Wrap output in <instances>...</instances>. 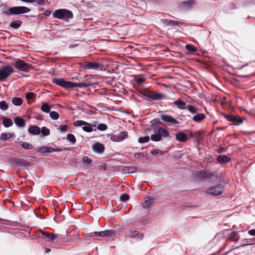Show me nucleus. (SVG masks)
Masks as SVG:
<instances>
[{
    "instance_id": "1",
    "label": "nucleus",
    "mask_w": 255,
    "mask_h": 255,
    "mask_svg": "<svg viewBox=\"0 0 255 255\" xmlns=\"http://www.w3.org/2000/svg\"><path fill=\"white\" fill-rule=\"evenodd\" d=\"M52 82L65 89L73 88L78 87L79 88H87L93 85L90 82L74 83L71 81H66L62 78H53Z\"/></svg>"
},
{
    "instance_id": "2",
    "label": "nucleus",
    "mask_w": 255,
    "mask_h": 255,
    "mask_svg": "<svg viewBox=\"0 0 255 255\" xmlns=\"http://www.w3.org/2000/svg\"><path fill=\"white\" fill-rule=\"evenodd\" d=\"M30 9L26 6H18L9 7L5 11H3L1 14H6L7 15H19L27 13Z\"/></svg>"
},
{
    "instance_id": "3",
    "label": "nucleus",
    "mask_w": 255,
    "mask_h": 255,
    "mask_svg": "<svg viewBox=\"0 0 255 255\" xmlns=\"http://www.w3.org/2000/svg\"><path fill=\"white\" fill-rule=\"evenodd\" d=\"M154 130L155 134L150 136L151 140L154 141H159L162 137L166 138L170 135L167 130L162 127H157V130L154 129Z\"/></svg>"
},
{
    "instance_id": "4",
    "label": "nucleus",
    "mask_w": 255,
    "mask_h": 255,
    "mask_svg": "<svg viewBox=\"0 0 255 255\" xmlns=\"http://www.w3.org/2000/svg\"><path fill=\"white\" fill-rule=\"evenodd\" d=\"M54 18L66 19H71L73 17L72 12L67 9H59L54 11L53 13Z\"/></svg>"
},
{
    "instance_id": "5",
    "label": "nucleus",
    "mask_w": 255,
    "mask_h": 255,
    "mask_svg": "<svg viewBox=\"0 0 255 255\" xmlns=\"http://www.w3.org/2000/svg\"><path fill=\"white\" fill-rule=\"evenodd\" d=\"M13 72V68L9 64L1 67L0 68V81H4Z\"/></svg>"
},
{
    "instance_id": "6",
    "label": "nucleus",
    "mask_w": 255,
    "mask_h": 255,
    "mask_svg": "<svg viewBox=\"0 0 255 255\" xmlns=\"http://www.w3.org/2000/svg\"><path fill=\"white\" fill-rule=\"evenodd\" d=\"M14 67L18 70L28 72L30 69H33L31 64L25 62L21 59H18L14 63Z\"/></svg>"
},
{
    "instance_id": "7",
    "label": "nucleus",
    "mask_w": 255,
    "mask_h": 255,
    "mask_svg": "<svg viewBox=\"0 0 255 255\" xmlns=\"http://www.w3.org/2000/svg\"><path fill=\"white\" fill-rule=\"evenodd\" d=\"M74 127H82V129L86 132H91L93 130V127H95L96 125H92L89 123L82 120H78L73 123Z\"/></svg>"
},
{
    "instance_id": "8",
    "label": "nucleus",
    "mask_w": 255,
    "mask_h": 255,
    "mask_svg": "<svg viewBox=\"0 0 255 255\" xmlns=\"http://www.w3.org/2000/svg\"><path fill=\"white\" fill-rule=\"evenodd\" d=\"M225 119L229 122H232L234 125L239 126L241 125L244 120L246 119L244 117L241 118L238 115H234L232 114H224Z\"/></svg>"
},
{
    "instance_id": "9",
    "label": "nucleus",
    "mask_w": 255,
    "mask_h": 255,
    "mask_svg": "<svg viewBox=\"0 0 255 255\" xmlns=\"http://www.w3.org/2000/svg\"><path fill=\"white\" fill-rule=\"evenodd\" d=\"M159 113L160 114L159 115L161 120L166 123L168 126H173L180 124V122L177 121L172 116L163 114L162 112H159Z\"/></svg>"
},
{
    "instance_id": "10",
    "label": "nucleus",
    "mask_w": 255,
    "mask_h": 255,
    "mask_svg": "<svg viewBox=\"0 0 255 255\" xmlns=\"http://www.w3.org/2000/svg\"><path fill=\"white\" fill-rule=\"evenodd\" d=\"M196 177L198 179L209 178L211 177L218 178V175L216 172H208L205 170L198 171L195 174Z\"/></svg>"
},
{
    "instance_id": "11",
    "label": "nucleus",
    "mask_w": 255,
    "mask_h": 255,
    "mask_svg": "<svg viewBox=\"0 0 255 255\" xmlns=\"http://www.w3.org/2000/svg\"><path fill=\"white\" fill-rule=\"evenodd\" d=\"M187 133L183 131L177 132L176 135V139L181 142H186L189 138H191L194 136V134L190 130H187Z\"/></svg>"
},
{
    "instance_id": "12",
    "label": "nucleus",
    "mask_w": 255,
    "mask_h": 255,
    "mask_svg": "<svg viewBox=\"0 0 255 255\" xmlns=\"http://www.w3.org/2000/svg\"><path fill=\"white\" fill-rule=\"evenodd\" d=\"M224 187L222 184H218L216 186H211L207 189V193L213 195H219L223 193Z\"/></svg>"
},
{
    "instance_id": "13",
    "label": "nucleus",
    "mask_w": 255,
    "mask_h": 255,
    "mask_svg": "<svg viewBox=\"0 0 255 255\" xmlns=\"http://www.w3.org/2000/svg\"><path fill=\"white\" fill-rule=\"evenodd\" d=\"M125 236L135 240L137 241H141L144 237L143 234L138 231L130 230L125 235Z\"/></svg>"
},
{
    "instance_id": "14",
    "label": "nucleus",
    "mask_w": 255,
    "mask_h": 255,
    "mask_svg": "<svg viewBox=\"0 0 255 255\" xmlns=\"http://www.w3.org/2000/svg\"><path fill=\"white\" fill-rule=\"evenodd\" d=\"M91 236H93V235H94L95 236L102 237H111L116 236L115 231L112 230H105L101 232H94L91 233Z\"/></svg>"
},
{
    "instance_id": "15",
    "label": "nucleus",
    "mask_w": 255,
    "mask_h": 255,
    "mask_svg": "<svg viewBox=\"0 0 255 255\" xmlns=\"http://www.w3.org/2000/svg\"><path fill=\"white\" fill-rule=\"evenodd\" d=\"M102 67V64L96 62H88L83 66V68L85 70H98L101 69Z\"/></svg>"
},
{
    "instance_id": "16",
    "label": "nucleus",
    "mask_w": 255,
    "mask_h": 255,
    "mask_svg": "<svg viewBox=\"0 0 255 255\" xmlns=\"http://www.w3.org/2000/svg\"><path fill=\"white\" fill-rule=\"evenodd\" d=\"M39 233L44 236V238L46 239L47 241H53L54 240L58 241L60 240L58 236L54 233L46 232L41 229L38 231L37 234H39Z\"/></svg>"
},
{
    "instance_id": "17",
    "label": "nucleus",
    "mask_w": 255,
    "mask_h": 255,
    "mask_svg": "<svg viewBox=\"0 0 255 255\" xmlns=\"http://www.w3.org/2000/svg\"><path fill=\"white\" fill-rule=\"evenodd\" d=\"M195 4V0H187L182 1L180 5L179 8L182 10H188L192 8Z\"/></svg>"
},
{
    "instance_id": "18",
    "label": "nucleus",
    "mask_w": 255,
    "mask_h": 255,
    "mask_svg": "<svg viewBox=\"0 0 255 255\" xmlns=\"http://www.w3.org/2000/svg\"><path fill=\"white\" fill-rule=\"evenodd\" d=\"M92 150L96 153H102L105 150V146L102 143L97 142L92 146Z\"/></svg>"
},
{
    "instance_id": "19",
    "label": "nucleus",
    "mask_w": 255,
    "mask_h": 255,
    "mask_svg": "<svg viewBox=\"0 0 255 255\" xmlns=\"http://www.w3.org/2000/svg\"><path fill=\"white\" fill-rule=\"evenodd\" d=\"M60 151H61V149L59 148H54L47 146L41 147L38 150V151L41 153L44 152L51 153L54 152H59Z\"/></svg>"
},
{
    "instance_id": "20",
    "label": "nucleus",
    "mask_w": 255,
    "mask_h": 255,
    "mask_svg": "<svg viewBox=\"0 0 255 255\" xmlns=\"http://www.w3.org/2000/svg\"><path fill=\"white\" fill-rule=\"evenodd\" d=\"M28 132L31 135H38L41 132V129L38 126L33 125L29 127Z\"/></svg>"
},
{
    "instance_id": "21",
    "label": "nucleus",
    "mask_w": 255,
    "mask_h": 255,
    "mask_svg": "<svg viewBox=\"0 0 255 255\" xmlns=\"http://www.w3.org/2000/svg\"><path fill=\"white\" fill-rule=\"evenodd\" d=\"M174 104L177 107V108L180 110L187 109V105H186V103L181 100L180 99L176 100L174 102Z\"/></svg>"
},
{
    "instance_id": "22",
    "label": "nucleus",
    "mask_w": 255,
    "mask_h": 255,
    "mask_svg": "<svg viewBox=\"0 0 255 255\" xmlns=\"http://www.w3.org/2000/svg\"><path fill=\"white\" fill-rule=\"evenodd\" d=\"M15 124L18 127L23 128L25 126V120L20 117H16L13 119Z\"/></svg>"
},
{
    "instance_id": "23",
    "label": "nucleus",
    "mask_w": 255,
    "mask_h": 255,
    "mask_svg": "<svg viewBox=\"0 0 255 255\" xmlns=\"http://www.w3.org/2000/svg\"><path fill=\"white\" fill-rule=\"evenodd\" d=\"M206 118V116L203 113H198V112L192 117V120L195 122L200 123Z\"/></svg>"
},
{
    "instance_id": "24",
    "label": "nucleus",
    "mask_w": 255,
    "mask_h": 255,
    "mask_svg": "<svg viewBox=\"0 0 255 255\" xmlns=\"http://www.w3.org/2000/svg\"><path fill=\"white\" fill-rule=\"evenodd\" d=\"M217 159L219 163H224L230 162L231 158L225 155H220L218 156Z\"/></svg>"
},
{
    "instance_id": "25",
    "label": "nucleus",
    "mask_w": 255,
    "mask_h": 255,
    "mask_svg": "<svg viewBox=\"0 0 255 255\" xmlns=\"http://www.w3.org/2000/svg\"><path fill=\"white\" fill-rule=\"evenodd\" d=\"M162 21L167 25L175 26L179 25L181 22L180 21H175L173 20H168L167 19H163Z\"/></svg>"
},
{
    "instance_id": "26",
    "label": "nucleus",
    "mask_w": 255,
    "mask_h": 255,
    "mask_svg": "<svg viewBox=\"0 0 255 255\" xmlns=\"http://www.w3.org/2000/svg\"><path fill=\"white\" fill-rule=\"evenodd\" d=\"M2 124L4 127L8 128L13 125V122L10 118L4 117L3 118Z\"/></svg>"
},
{
    "instance_id": "27",
    "label": "nucleus",
    "mask_w": 255,
    "mask_h": 255,
    "mask_svg": "<svg viewBox=\"0 0 255 255\" xmlns=\"http://www.w3.org/2000/svg\"><path fill=\"white\" fill-rule=\"evenodd\" d=\"M166 98V96L162 93H155L153 92V99L154 101H159L161 99H165Z\"/></svg>"
},
{
    "instance_id": "28",
    "label": "nucleus",
    "mask_w": 255,
    "mask_h": 255,
    "mask_svg": "<svg viewBox=\"0 0 255 255\" xmlns=\"http://www.w3.org/2000/svg\"><path fill=\"white\" fill-rule=\"evenodd\" d=\"M22 24V21L20 20H14L10 24V26L13 29L18 28Z\"/></svg>"
},
{
    "instance_id": "29",
    "label": "nucleus",
    "mask_w": 255,
    "mask_h": 255,
    "mask_svg": "<svg viewBox=\"0 0 255 255\" xmlns=\"http://www.w3.org/2000/svg\"><path fill=\"white\" fill-rule=\"evenodd\" d=\"M153 202V200L150 197H147L144 203L142 204V207L144 208H147L149 205H150Z\"/></svg>"
},
{
    "instance_id": "30",
    "label": "nucleus",
    "mask_w": 255,
    "mask_h": 255,
    "mask_svg": "<svg viewBox=\"0 0 255 255\" xmlns=\"http://www.w3.org/2000/svg\"><path fill=\"white\" fill-rule=\"evenodd\" d=\"M11 102L14 106H19L22 104V99L19 97H14L12 99Z\"/></svg>"
},
{
    "instance_id": "31",
    "label": "nucleus",
    "mask_w": 255,
    "mask_h": 255,
    "mask_svg": "<svg viewBox=\"0 0 255 255\" xmlns=\"http://www.w3.org/2000/svg\"><path fill=\"white\" fill-rule=\"evenodd\" d=\"M134 81L138 85H141L145 81V78L141 76H135L134 77Z\"/></svg>"
},
{
    "instance_id": "32",
    "label": "nucleus",
    "mask_w": 255,
    "mask_h": 255,
    "mask_svg": "<svg viewBox=\"0 0 255 255\" xmlns=\"http://www.w3.org/2000/svg\"><path fill=\"white\" fill-rule=\"evenodd\" d=\"M30 165V162L24 159H19L18 166L19 167H28Z\"/></svg>"
},
{
    "instance_id": "33",
    "label": "nucleus",
    "mask_w": 255,
    "mask_h": 255,
    "mask_svg": "<svg viewBox=\"0 0 255 255\" xmlns=\"http://www.w3.org/2000/svg\"><path fill=\"white\" fill-rule=\"evenodd\" d=\"M12 133L9 132H3L1 134L0 139L1 140H5L10 138L12 137Z\"/></svg>"
},
{
    "instance_id": "34",
    "label": "nucleus",
    "mask_w": 255,
    "mask_h": 255,
    "mask_svg": "<svg viewBox=\"0 0 255 255\" xmlns=\"http://www.w3.org/2000/svg\"><path fill=\"white\" fill-rule=\"evenodd\" d=\"M21 146L23 148L25 149H31L33 148V146L32 144L25 141L21 143Z\"/></svg>"
},
{
    "instance_id": "35",
    "label": "nucleus",
    "mask_w": 255,
    "mask_h": 255,
    "mask_svg": "<svg viewBox=\"0 0 255 255\" xmlns=\"http://www.w3.org/2000/svg\"><path fill=\"white\" fill-rule=\"evenodd\" d=\"M41 110L46 113H49L50 111V107L47 103H44L41 107Z\"/></svg>"
},
{
    "instance_id": "36",
    "label": "nucleus",
    "mask_w": 255,
    "mask_h": 255,
    "mask_svg": "<svg viewBox=\"0 0 255 255\" xmlns=\"http://www.w3.org/2000/svg\"><path fill=\"white\" fill-rule=\"evenodd\" d=\"M67 139L71 143V144H74L76 141L75 136L72 133H69L67 134Z\"/></svg>"
},
{
    "instance_id": "37",
    "label": "nucleus",
    "mask_w": 255,
    "mask_h": 255,
    "mask_svg": "<svg viewBox=\"0 0 255 255\" xmlns=\"http://www.w3.org/2000/svg\"><path fill=\"white\" fill-rule=\"evenodd\" d=\"M187 109L192 114H195L198 113V109L194 106L187 105Z\"/></svg>"
},
{
    "instance_id": "38",
    "label": "nucleus",
    "mask_w": 255,
    "mask_h": 255,
    "mask_svg": "<svg viewBox=\"0 0 255 255\" xmlns=\"http://www.w3.org/2000/svg\"><path fill=\"white\" fill-rule=\"evenodd\" d=\"M118 136L120 139V141H121L128 137V133L127 131H124L121 132L119 134Z\"/></svg>"
},
{
    "instance_id": "39",
    "label": "nucleus",
    "mask_w": 255,
    "mask_h": 255,
    "mask_svg": "<svg viewBox=\"0 0 255 255\" xmlns=\"http://www.w3.org/2000/svg\"><path fill=\"white\" fill-rule=\"evenodd\" d=\"M186 49L190 52L193 53L197 51V48L192 44H187L185 46Z\"/></svg>"
},
{
    "instance_id": "40",
    "label": "nucleus",
    "mask_w": 255,
    "mask_h": 255,
    "mask_svg": "<svg viewBox=\"0 0 255 255\" xmlns=\"http://www.w3.org/2000/svg\"><path fill=\"white\" fill-rule=\"evenodd\" d=\"M43 136H47L50 134V130L45 127H43L41 130Z\"/></svg>"
},
{
    "instance_id": "41",
    "label": "nucleus",
    "mask_w": 255,
    "mask_h": 255,
    "mask_svg": "<svg viewBox=\"0 0 255 255\" xmlns=\"http://www.w3.org/2000/svg\"><path fill=\"white\" fill-rule=\"evenodd\" d=\"M82 162L85 164L90 165L92 163L93 160L88 156H85L82 158Z\"/></svg>"
},
{
    "instance_id": "42",
    "label": "nucleus",
    "mask_w": 255,
    "mask_h": 255,
    "mask_svg": "<svg viewBox=\"0 0 255 255\" xmlns=\"http://www.w3.org/2000/svg\"><path fill=\"white\" fill-rule=\"evenodd\" d=\"M8 108L7 104L4 101H2L0 102V109L2 111H5Z\"/></svg>"
},
{
    "instance_id": "43",
    "label": "nucleus",
    "mask_w": 255,
    "mask_h": 255,
    "mask_svg": "<svg viewBox=\"0 0 255 255\" xmlns=\"http://www.w3.org/2000/svg\"><path fill=\"white\" fill-rule=\"evenodd\" d=\"M49 113H50V117L53 120H56L59 118V115L57 112H56L55 111H51Z\"/></svg>"
},
{
    "instance_id": "44",
    "label": "nucleus",
    "mask_w": 255,
    "mask_h": 255,
    "mask_svg": "<svg viewBox=\"0 0 255 255\" xmlns=\"http://www.w3.org/2000/svg\"><path fill=\"white\" fill-rule=\"evenodd\" d=\"M19 158L16 157L10 158L9 160V163L12 165H18Z\"/></svg>"
},
{
    "instance_id": "45",
    "label": "nucleus",
    "mask_w": 255,
    "mask_h": 255,
    "mask_svg": "<svg viewBox=\"0 0 255 255\" xmlns=\"http://www.w3.org/2000/svg\"><path fill=\"white\" fill-rule=\"evenodd\" d=\"M149 137L148 136H146L144 137H140L138 139V141L140 143H143L145 142H147L149 140Z\"/></svg>"
},
{
    "instance_id": "46",
    "label": "nucleus",
    "mask_w": 255,
    "mask_h": 255,
    "mask_svg": "<svg viewBox=\"0 0 255 255\" xmlns=\"http://www.w3.org/2000/svg\"><path fill=\"white\" fill-rule=\"evenodd\" d=\"M35 94L32 92H28L26 95V99L29 102L30 100H32L34 98Z\"/></svg>"
},
{
    "instance_id": "47",
    "label": "nucleus",
    "mask_w": 255,
    "mask_h": 255,
    "mask_svg": "<svg viewBox=\"0 0 255 255\" xmlns=\"http://www.w3.org/2000/svg\"><path fill=\"white\" fill-rule=\"evenodd\" d=\"M97 128L101 131L106 130L108 128L107 126L105 124H100L98 125Z\"/></svg>"
},
{
    "instance_id": "48",
    "label": "nucleus",
    "mask_w": 255,
    "mask_h": 255,
    "mask_svg": "<svg viewBox=\"0 0 255 255\" xmlns=\"http://www.w3.org/2000/svg\"><path fill=\"white\" fill-rule=\"evenodd\" d=\"M153 91H146L145 92L144 94V96L147 98H150L152 100L153 99Z\"/></svg>"
},
{
    "instance_id": "49",
    "label": "nucleus",
    "mask_w": 255,
    "mask_h": 255,
    "mask_svg": "<svg viewBox=\"0 0 255 255\" xmlns=\"http://www.w3.org/2000/svg\"><path fill=\"white\" fill-rule=\"evenodd\" d=\"M120 199L122 201H127L129 199V195L126 193L123 194L120 197Z\"/></svg>"
},
{
    "instance_id": "50",
    "label": "nucleus",
    "mask_w": 255,
    "mask_h": 255,
    "mask_svg": "<svg viewBox=\"0 0 255 255\" xmlns=\"http://www.w3.org/2000/svg\"><path fill=\"white\" fill-rule=\"evenodd\" d=\"M111 140L114 142H120V139L118 135L113 134L111 136Z\"/></svg>"
},
{
    "instance_id": "51",
    "label": "nucleus",
    "mask_w": 255,
    "mask_h": 255,
    "mask_svg": "<svg viewBox=\"0 0 255 255\" xmlns=\"http://www.w3.org/2000/svg\"><path fill=\"white\" fill-rule=\"evenodd\" d=\"M51 12H52V10H46L44 11V12L43 13L40 14V16L42 18H43L44 16H48L51 14Z\"/></svg>"
},
{
    "instance_id": "52",
    "label": "nucleus",
    "mask_w": 255,
    "mask_h": 255,
    "mask_svg": "<svg viewBox=\"0 0 255 255\" xmlns=\"http://www.w3.org/2000/svg\"><path fill=\"white\" fill-rule=\"evenodd\" d=\"M144 154H143V152L135 153L134 154V157L137 158H138L140 157H141L142 158H143L144 157Z\"/></svg>"
},
{
    "instance_id": "53",
    "label": "nucleus",
    "mask_w": 255,
    "mask_h": 255,
    "mask_svg": "<svg viewBox=\"0 0 255 255\" xmlns=\"http://www.w3.org/2000/svg\"><path fill=\"white\" fill-rule=\"evenodd\" d=\"M238 235V233L236 231H233L230 234H229V237L231 239H233L236 237H237Z\"/></svg>"
},
{
    "instance_id": "54",
    "label": "nucleus",
    "mask_w": 255,
    "mask_h": 255,
    "mask_svg": "<svg viewBox=\"0 0 255 255\" xmlns=\"http://www.w3.org/2000/svg\"><path fill=\"white\" fill-rule=\"evenodd\" d=\"M38 5H44L45 2L44 0H36L35 1Z\"/></svg>"
},
{
    "instance_id": "55",
    "label": "nucleus",
    "mask_w": 255,
    "mask_h": 255,
    "mask_svg": "<svg viewBox=\"0 0 255 255\" xmlns=\"http://www.w3.org/2000/svg\"><path fill=\"white\" fill-rule=\"evenodd\" d=\"M68 129V127L66 125L61 126L60 130L62 131H66Z\"/></svg>"
},
{
    "instance_id": "56",
    "label": "nucleus",
    "mask_w": 255,
    "mask_h": 255,
    "mask_svg": "<svg viewBox=\"0 0 255 255\" xmlns=\"http://www.w3.org/2000/svg\"><path fill=\"white\" fill-rule=\"evenodd\" d=\"M160 151L159 150L154 149L151 151V153L154 155H156Z\"/></svg>"
},
{
    "instance_id": "57",
    "label": "nucleus",
    "mask_w": 255,
    "mask_h": 255,
    "mask_svg": "<svg viewBox=\"0 0 255 255\" xmlns=\"http://www.w3.org/2000/svg\"><path fill=\"white\" fill-rule=\"evenodd\" d=\"M248 233L250 235L255 236V229L249 230Z\"/></svg>"
},
{
    "instance_id": "58",
    "label": "nucleus",
    "mask_w": 255,
    "mask_h": 255,
    "mask_svg": "<svg viewBox=\"0 0 255 255\" xmlns=\"http://www.w3.org/2000/svg\"><path fill=\"white\" fill-rule=\"evenodd\" d=\"M76 46H77V45H75V44H70L69 45V48H72L76 47Z\"/></svg>"
},
{
    "instance_id": "59",
    "label": "nucleus",
    "mask_w": 255,
    "mask_h": 255,
    "mask_svg": "<svg viewBox=\"0 0 255 255\" xmlns=\"http://www.w3.org/2000/svg\"><path fill=\"white\" fill-rule=\"evenodd\" d=\"M50 251H51V250H50V249H47V248H46V253H49V252H50Z\"/></svg>"
},
{
    "instance_id": "60",
    "label": "nucleus",
    "mask_w": 255,
    "mask_h": 255,
    "mask_svg": "<svg viewBox=\"0 0 255 255\" xmlns=\"http://www.w3.org/2000/svg\"><path fill=\"white\" fill-rule=\"evenodd\" d=\"M4 220L1 218H0V223H2L3 222H4Z\"/></svg>"
},
{
    "instance_id": "61",
    "label": "nucleus",
    "mask_w": 255,
    "mask_h": 255,
    "mask_svg": "<svg viewBox=\"0 0 255 255\" xmlns=\"http://www.w3.org/2000/svg\"><path fill=\"white\" fill-rule=\"evenodd\" d=\"M101 168L104 169V170L106 169V167L104 166H100Z\"/></svg>"
},
{
    "instance_id": "62",
    "label": "nucleus",
    "mask_w": 255,
    "mask_h": 255,
    "mask_svg": "<svg viewBox=\"0 0 255 255\" xmlns=\"http://www.w3.org/2000/svg\"><path fill=\"white\" fill-rule=\"evenodd\" d=\"M1 6H4L5 7V8H6L7 7V5L5 4H2L1 5H0V7Z\"/></svg>"
},
{
    "instance_id": "63",
    "label": "nucleus",
    "mask_w": 255,
    "mask_h": 255,
    "mask_svg": "<svg viewBox=\"0 0 255 255\" xmlns=\"http://www.w3.org/2000/svg\"><path fill=\"white\" fill-rule=\"evenodd\" d=\"M239 237H238L237 238V239L235 240V242H238V241L239 240Z\"/></svg>"
},
{
    "instance_id": "64",
    "label": "nucleus",
    "mask_w": 255,
    "mask_h": 255,
    "mask_svg": "<svg viewBox=\"0 0 255 255\" xmlns=\"http://www.w3.org/2000/svg\"><path fill=\"white\" fill-rule=\"evenodd\" d=\"M154 120L155 121H156V120H157V121H158L159 120H158V119H154Z\"/></svg>"
}]
</instances>
